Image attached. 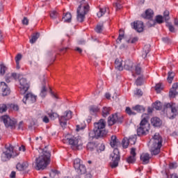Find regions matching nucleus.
<instances>
[{
    "label": "nucleus",
    "mask_w": 178,
    "mask_h": 178,
    "mask_svg": "<svg viewBox=\"0 0 178 178\" xmlns=\"http://www.w3.org/2000/svg\"><path fill=\"white\" fill-rule=\"evenodd\" d=\"M39 156L35 159V169L36 170H44L51 162V152L48 150V147L38 149Z\"/></svg>",
    "instance_id": "obj_1"
},
{
    "label": "nucleus",
    "mask_w": 178,
    "mask_h": 178,
    "mask_svg": "<svg viewBox=\"0 0 178 178\" xmlns=\"http://www.w3.org/2000/svg\"><path fill=\"white\" fill-rule=\"evenodd\" d=\"M93 131L89 132V140H98L101 137H106L108 134V130H106V122L105 120L100 119L99 122L94 123Z\"/></svg>",
    "instance_id": "obj_2"
},
{
    "label": "nucleus",
    "mask_w": 178,
    "mask_h": 178,
    "mask_svg": "<svg viewBox=\"0 0 178 178\" xmlns=\"http://www.w3.org/2000/svg\"><path fill=\"white\" fill-rule=\"evenodd\" d=\"M110 145L112 148H114L113 152L111 154L112 163H111V167L112 169L118 168L119 166V161H120V152L118 147L120 145V141L116 137V136H112L111 138Z\"/></svg>",
    "instance_id": "obj_3"
},
{
    "label": "nucleus",
    "mask_w": 178,
    "mask_h": 178,
    "mask_svg": "<svg viewBox=\"0 0 178 178\" xmlns=\"http://www.w3.org/2000/svg\"><path fill=\"white\" fill-rule=\"evenodd\" d=\"M152 145L150 146V152L152 155H158L161 152L163 139L159 133H156L150 140Z\"/></svg>",
    "instance_id": "obj_4"
},
{
    "label": "nucleus",
    "mask_w": 178,
    "mask_h": 178,
    "mask_svg": "<svg viewBox=\"0 0 178 178\" xmlns=\"http://www.w3.org/2000/svg\"><path fill=\"white\" fill-rule=\"evenodd\" d=\"M88 10H90V5L86 3V0H83L81 1V4L79 6L76 10V19L80 23H83L84 19H86V15L88 13Z\"/></svg>",
    "instance_id": "obj_5"
},
{
    "label": "nucleus",
    "mask_w": 178,
    "mask_h": 178,
    "mask_svg": "<svg viewBox=\"0 0 178 178\" xmlns=\"http://www.w3.org/2000/svg\"><path fill=\"white\" fill-rule=\"evenodd\" d=\"M142 120L140 123V127L137 129V134L139 136H147L149 133V123H148V115L143 114Z\"/></svg>",
    "instance_id": "obj_6"
},
{
    "label": "nucleus",
    "mask_w": 178,
    "mask_h": 178,
    "mask_svg": "<svg viewBox=\"0 0 178 178\" xmlns=\"http://www.w3.org/2000/svg\"><path fill=\"white\" fill-rule=\"evenodd\" d=\"M63 143H68L73 149H83V140L80 136H65Z\"/></svg>",
    "instance_id": "obj_7"
},
{
    "label": "nucleus",
    "mask_w": 178,
    "mask_h": 178,
    "mask_svg": "<svg viewBox=\"0 0 178 178\" xmlns=\"http://www.w3.org/2000/svg\"><path fill=\"white\" fill-rule=\"evenodd\" d=\"M6 151H3L1 154V159L3 162H6V161H9L10 158H15V156H17V154H15L13 152V146L10 144L5 145Z\"/></svg>",
    "instance_id": "obj_8"
},
{
    "label": "nucleus",
    "mask_w": 178,
    "mask_h": 178,
    "mask_svg": "<svg viewBox=\"0 0 178 178\" xmlns=\"http://www.w3.org/2000/svg\"><path fill=\"white\" fill-rule=\"evenodd\" d=\"M86 149L88 151H96L98 153L105 151V145L102 143H97L94 142H89L86 145Z\"/></svg>",
    "instance_id": "obj_9"
},
{
    "label": "nucleus",
    "mask_w": 178,
    "mask_h": 178,
    "mask_svg": "<svg viewBox=\"0 0 178 178\" xmlns=\"http://www.w3.org/2000/svg\"><path fill=\"white\" fill-rule=\"evenodd\" d=\"M167 117L168 119H175L177 115V107L175 104L168 103L166 104Z\"/></svg>",
    "instance_id": "obj_10"
},
{
    "label": "nucleus",
    "mask_w": 178,
    "mask_h": 178,
    "mask_svg": "<svg viewBox=\"0 0 178 178\" xmlns=\"http://www.w3.org/2000/svg\"><path fill=\"white\" fill-rule=\"evenodd\" d=\"M19 92L22 95H24L29 91V88H30V83L27 81V79L23 77V75L19 79Z\"/></svg>",
    "instance_id": "obj_11"
},
{
    "label": "nucleus",
    "mask_w": 178,
    "mask_h": 178,
    "mask_svg": "<svg viewBox=\"0 0 178 178\" xmlns=\"http://www.w3.org/2000/svg\"><path fill=\"white\" fill-rule=\"evenodd\" d=\"M1 120L3 122L6 127H9L10 129H16V124L17 121L15 118L11 119L8 115H3L0 118Z\"/></svg>",
    "instance_id": "obj_12"
},
{
    "label": "nucleus",
    "mask_w": 178,
    "mask_h": 178,
    "mask_svg": "<svg viewBox=\"0 0 178 178\" xmlns=\"http://www.w3.org/2000/svg\"><path fill=\"white\" fill-rule=\"evenodd\" d=\"M74 168L79 175H84L87 172L86 165L81 163V160L80 159H76L74 160Z\"/></svg>",
    "instance_id": "obj_13"
},
{
    "label": "nucleus",
    "mask_w": 178,
    "mask_h": 178,
    "mask_svg": "<svg viewBox=\"0 0 178 178\" xmlns=\"http://www.w3.org/2000/svg\"><path fill=\"white\" fill-rule=\"evenodd\" d=\"M123 122V117L118 115V113L110 115L108 118V126H113L115 123H122Z\"/></svg>",
    "instance_id": "obj_14"
},
{
    "label": "nucleus",
    "mask_w": 178,
    "mask_h": 178,
    "mask_svg": "<svg viewBox=\"0 0 178 178\" xmlns=\"http://www.w3.org/2000/svg\"><path fill=\"white\" fill-rule=\"evenodd\" d=\"M37 101V96L31 92L27 93L22 99L24 104H34Z\"/></svg>",
    "instance_id": "obj_15"
},
{
    "label": "nucleus",
    "mask_w": 178,
    "mask_h": 178,
    "mask_svg": "<svg viewBox=\"0 0 178 178\" xmlns=\"http://www.w3.org/2000/svg\"><path fill=\"white\" fill-rule=\"evenodd\" d=\"M0 94L3 97H6L10 94V88L5 82L0 83Z\"/></svg>",
    "instance_id": "obj_16"
},
{
    "label": "nucleus",
    "mask_w": 178,
    "mask_h": 178,
    "mask_svg": "<svg viewBox=\"0 0 178 178\" xmlns=\"http://www.w3.org/2000/svg\"><path fill=\"white\" fill-rule=\"evenodd\" d=\"M131 26L138 33H143L144 31V23L141 21H136L131 24Z\"/></svg>",
    "instance_id": "obj_17"
},
{
    "label": "nucleus",
    "mask_w": 178,
    "mask_h": 178,
    "mask_svg": "<svg viewBox=\"0 0 178 178\" xmlns=\"http://www.w3.org/2000/svg\"><path fill=\"white\" fill-rule=\"evenodd\" d=\"M176 95H178V83H173L169 92L170 98H175Z\"/></svg>",
    "instance_id": "obj_18"
},
{
    "label": "nucleus",
    "mask_w": 178,
    "mask_h": 178,
    "mask_svg": "<svg viewBox=\"0 0 178 178\" xmlns=\"http://www.w3.org/2000/svg\"><path fill=\"white\" fill-rule=\"evenodd\" d=\"M136 148L132 147L130 151V156L127 159V162L129 163H134V162H136Z\"/></svg>",
    "instance_id": "obj_19"
},
{
    "label": "nucleus",
    "mask_w": 178,
    "mask_h": 178,
    "mask_svg": "<svg viewBox=\"0 0 178 178\" xmlns=\"http://www.w3.org/2000/svg\"><path fill=\"white\" fill-rule=\"evenodd\" d=\"M151 123L154 127H161L162 126V120L158 117H154L151 119Z\"/></svg>",
    "instance_id": "obj_20"
},
{
    "label": "nucleus",
    "mask_w": 178,
    "mask_h": 178,
    "mask_svg": "<svg viewBox=\"0 0 178 178\" xmlns=\"http://www.w3.org/2000/svg\"><path fill=\"white\" fill-rule=\"evenodd\" d=\"M149 154L148 153H143L140 155V161H142L143 165H147L149 163Z\"/></svg>",
    "instance_id": "obj_21"
},
{
    "label": "nucleus",
    "mask_w": 178,
    "mask_h": 178,
    "mask_svg": "<svg viewBox=\"0 0 178 178\" xmlns=\"http://www.w3.org/2000/svg\"><path fill=\"white\" fill-rule=\"evenodd\" d=\"M17 170H26L27 168H29V163L27 161H24L22 163H18L16 166Z\"/></svg>",
    "instance_id": "obj_22"
},
{
    "label": "nucleus",
    "mask_w": 178,
    "mask_h": 178,
    "mask_svg": "<svg viewBox=\"0 0 178 178\" xmlns=\"http://www.w3.org/2000/svg\"><path fill=\"white\" fill-rule=\"evenodd\" d=\"M111 114V107L104 106L102 110V115L103 118H107Z\"/></svg>",
    "instance_id": "obj_23"
},
{
    "label": "nucleus",
    "mask_w": 178,
    "mask_h": 178,
    "mask_svg": "<svg viewBox=\"0 0 178 178\" xmlns=\"http://www.w3.org/2000/svg\"><path fill=\"white\" fill-rule=\"evenodd\" d=\"M115 66L117 70H120V71L123 70V64L122 63V60H120L119 58L115 59Z\"/></svg>",
    "instance_id": "obj_24"
},
{
    "label": "nucleus",
    "mask_w": 178,
    "mask_h": 178,
    "mask_svg": "<svg viewBox=\"0 0 178 178\" xmlns=\"http://www.w3.org/2000/svg\"><path fill=\"white\" fill-rule=\"evenodd\" d=\"M124 69L126 70H131L133 69V63L130 60H126L124 64Z\"/></svg>",
    "instance_id": "obj_25"
},
{
    "label": "nucleus",
    "mask_w": 178,
    "mask_h": 178,
    "mask_svg": "<svg viewBox=\"0 0 178 178\" xmlns=\"http://www.w3.org/2000/svg\"><path fill=\"white\" fill-rule=\"evenodd\" d=\"M133 111H136L138 113H143V112H145V108L141 105H136L132 108Z\"/></svg>",
    "instance_id": "obj_26"
},
{
    "label": "nucleus",
    "mask_w": 178,
    "mask_h": 178,
    "mask_svg": "<svg viewBox=\"0 0 178 178\" xmlns=\"http://www.w3.org/2000/svg\"><path fill=\"white\" fill-rule=\"evenodd\" d=\"M154 17V10L152 9H147L145 11V19H148L149 20L152 19Z\"/></svg>",
    "instance_id": "obj_27"
},
{
    "label": "nucleus",
    "mask_w": 178,
    "mask_h": 178,
    "mask_svg": "<svg viewBox=\"0 0 178 178\" xmlns=\"http://www.w3.org/2000/svg\"><path fill=\"white\" fill-rule=\"evenodd\" d=\"M108 10V8H107L106 7L100 8L99 11L97 14V17H102L104 16V15H105L106 13Z\"/></svg>",
    "instance_id": "obj_28"
},
{
    "label": "nucleus",
    "mask_w": 178,
    "mask_h": 178,
    "mask_svg": "<svg viewBox=\"0 0 178 178\" xmlns=\"http://www.w3.org/2000/svg\"><path fill=\"white\" fill-rule=\"evenodd\" d=\"M65 23H70L72 22V14L70 13H66L65 16L63 17Z\"/></svg>",
    "instance_id": "obj_29"
},
{
    "label": "nucleus",
    "mask_w": 178,
    "mask_h": 178,
    "mask_svg": "<svg viewBox=\"0 0 178 178\" xmlns=\"http://www.w3.org/2000/svg\"><path fill=\"white\" fill-rule=\"evenodd\" d=\"M89 111L90 115H94L99 111V108H98L97 106H90L89 107Z\"/></svg>",
    "instance_id": "obj_30"
},
{
    "label": "nucleus",
    "mask_w": 178,
    "mask_h": 178,
    "mask_svg": "<svg viewBox=\"0 0 178 178\" xmlns=\"http://www.w3.org/2000/svg\"><path fill=\"white\" fill-rule=\"evenodd\" d=\"M123 38H124V31L120 29L118 38L116 40L117 44H120V42H122V40H123Z\"/></svg>",
    "instance_id": "obj_31"
},
{
    "label": "nucleus",
    "mask_w": 178,
    "mask_h": 178,
    "mask_svg": "<svg viewBox=\"0 0 178 178\" xmlns=\"http://www.w3.org/2000/svg\"><path fill=\"white\" fill-rule=\"evenodd\" d=\"M38 38H40V33L37 32L36 33H34L32 35V38L30 39V42L31 44H34L35 42V41H37V40H38Z\"/></svg>",
    "instance_id": "obj_32"
},
{
    "label": "nucleus",
    "mask_w": 178,
    "mask_h": 178,
    "mask_svg": "<svg viewBox=\"0 0 178 178\" xmlns=\"http://www.w3.org/2000/svg\"><path fill=\"white\" fill-rule=\"evenodd\" d=\"M173 79H175V72H169L167 80L170 84H172V81H173Z\"/></svg>",
    "instance_id": "obj_33"
},
{
    "label": "nucleus",
    "mask_w": 178,
    "mask_h": 178,
    "mask_svg": "<svg viewBox=\"0 0 178 178\" xmlns=\"http://www.w3.org/2000/svg\"><path fill=\"white\" fill-rule=\"evenodd\" d=\"M136 141H137V136L136 135L130 136L128 139V143H129L131 145H134V144H136Z\"/></svg>",
    "instance_id": "obj_34"
},
{
    "label": "nucleus",
    "mask_w": 178,
    "mask_h": 178,
    "mask_svg": "<svg viewBox=\"0 0 178 178\" xmlns=\"http://www.w3.org/2000/svg\"><path fill=\"white\" fill-rule=\"evenodd\" d=\"M40 95L42 98H45V97H47V87H45V86L42 87Z\"/></svg>",
    "instance_id": "obj_35"
},
{
    "label": "nucleus",
    "mask_w": 178,
    "mask_h": 178,
    "mask_svg": "<svg viewBox=\"0 0 178 178\" xmlns=\"http://www.w3.org/2000/svg\"><path fill=\"white\" fill-rule=\"evenodd\" d=\"M153 108H154V109L156 111H161L162 109V104L161 102H156L154 104Z\"/></svg>",
    "instance_id": "obj_36"
},
{
    "label": "nucleus",
    "mask_w": 178,
    "mask_h": 178,
    "mask_svg": "<svg viewBox=\"0 0 178 178\" xmlns=\"http://www.w3.org/2000/svg\"><path fill=\"white\" fill-rule=\"evenodd\" d=\"M8 105L5 104H0V113H4V112H6L8 111Z\"/></svg>",
    "instance_id": "obj_37"
},
{
    "label": "nucleus",
    "mask_w": 178,
    "mask_h": 178,
    "mask_svg": "<svg viewBox=\"0 0 178 178\" xmlns=\"http://www.w3.org/2000/svg\"><path fill=\"white\" fill-rule=\"evenodd\" d=\"M6 73V67L3 64H0V76H3Z\"/></svg>",
    "instance_id": "obj_38"
},
{
    "label": "nucleus",
    "mask_w": 178,
    "mask_h": 178,
    "mask_svg": "<svg viewBox=\"0 0 178 178\" xmlns=\"http://www.w3.org/2000/svg\"><path fill=\"white\" fill-rule=\"evenodd\" d=\"M129 138H124L122 142V145L123 148H127L129 147Z\"/></svg>",
    "instance_id": "obj_39"
},
{
    "label": "nucleus",
    "mask_w": 178,
    "mask_h": 178,
    "mask_svg": "<svg viewBox=\"0 0 178 178\" xmlns=\"http://www.w3.org/2000/svg\"><path fill=\"white\" fill-rule=\"evenodd\" d=\"M126 113H127V115H129V116H134L136 115V112L133 111L131 108H130V107H127L126 108Z\"/></svg>",
    "instance_id": "obj_40"
},
{
    "label": "nucleus",
    "mask_w": 178,
    "mask_h": 178,
    "mask_svg": "<svg viewBox=\"0 0 178 178\" xmlns=\"http://www.w3.org/2000/svg\"><path fill=\"white\" fill-rule=\"evenodd\" d=\"M50 17L51 19H57V17H59V14L56 10H52L50 12Z\"/></svg>",
    "instance_id": "obj_41"
},
{
    "label": "nucleus",
    "mask_w": 178,
    "mask_h": 178,
    "mask_svg": "<svg viewBox=\"0 0 178 178\" xmlns=\"http://www.w3.org/2000/svg\"><path fill=\"white\" fill-rule=\"evenodd\" d=\"M63 116H65V120H70V118H72V111H65V113H64V115H63Z\"/></svg>",
    "instance_id": "obj_42"
},
{
    "label": "nucleus",
    "mask_w": 178,
    "mask_h": 178,
    "mask_svg": "<svg viewBox=\"0 0 178 178\" xmlns=\"http://www.w3.org/2000/svg\"><path fill=\"white\" fill-rule=\"evenodd\" d=\"M8 108H10V109H13V111H19V105L15 104H8Z\"/></svg>",
    "instance_id": "obj_43"
},
{
    "label": "nucleus",
    "mask_w": 178,
    "mask_h": 178,
    "mask_svg": "<svg viewBox=\"0 0 178 178\" xmlns=\"http://www.w3.org/2000/svg\"><path fill=\"white\" fill-rule=\"evenodd\" d=\"M23 75L19 74L15 72L11 73V76L13 77V80H19V79Z\"/></svg>",
    "instance_id": "obj_44"
},
{
    "label": "nucleus",
    "mask_w": 178,
    "mask_h": 178,
    "mask_svg": "<svg viewBox=\"0 0 178 178\" xmlns=\"http://www.w3.org/2000/svg\"><path fill=\"white\" fill-rule=\"evenodd\" d=\"M48 115H49L50 119H51V120H55V119H57V118L59 117L58 113H54V112L49 113Z\"/></svg>",
    "instance_id": "obj_45"
},
{
    "label": "nucleus",
    "mask_w": 178,
    "mask_h": 178,
    "mask_svg": "<svg viewBox=\"0 0 178 178\" xmlns=\"http://www.w3.org/2000/svg\"><path fill=\"white\" fill-rule=\"evenodd\" d=\"M156 23L159 24H161V23H163V17L162 15H157L156 17Z\"/></svg>",
    "instance_id": "obj_46"
},
{
    "label": "nucleus",
    "mask_w": 178,
    "mask_h": 178,
    "mask_svg": "<svg viewBox=\"0 0 178 178\" xmlns=\"http://www.w3.org/2000/svg\"><path fill=\"white\" fill-rule=\"evenodd\" d=\"M59 120L60 126H62V127H65V126L67 124L66 120H65V116H61Z\"/></svg>",
    "instance_id": "obj_47"
},
{
    "label": "nucleus",
    "mask_w": 178,
    "mask_h": 178,
    "mask_svg": "<svg viewBox=\"0 0 178 178\" xmlns=\"http://www.w3.org/2000/svg\"><path fill=\"white\" fill-rule=\"evenodd\" d=\"M102 30H104V25L102 24L97 25L95 28V31L98 33H102Z\"/></svg>",
    "instance_id": "obj_48"
},
{
    "label": "nucleus",
    "mask_w": 178,
    "mask_h": 178,
    "mask_svg": "<svg viewBox=\"0 0 178 178\" xmlns=\"http://www.w3.org/2000/svg\"><path fill=\"white\" fill-rule=\"evenodd\" d=\"M155 90L158 94L162 91V85L161 83H157L155 86Z\"/></svg>",
    "instance_id": "obj_49"
},
{
    "label": "nucleus",
    "mask_w": 178,
    "mask_h": 178,
    "mask_svg": "<svg viewBox=\"0 0 178 178\" xmlns=\"http://www.w3.org/2000/svg\"><path fill=\"white\" fill-rule=\"evenodd\" d=\"M113 5L116 9H120L122 8V1L120 0H118L117 2L113 3Z\"/></svg>",
    "instance_id": "obj_50"
},
{
    "label": "nucleus",
    "mask_w": 178,
    "mask_h": 178,
    "mask_svg": "<svg viewBox=\"0 0 178 178\" xmlns=\"http://www.w3.org/2000/svg\"><path fill=\"white\" fill-rule=\"evenodd\" d=\"M22 58H23V56L22 55V54H17V56H15V63H20V60H22Z\"/></svg>",
    "instance_id": "obj_51"
},
{
    "label": "nucleus",
    "mask_w": 178,
    "mask_h": 178,
    "mask_svg": "<svg viewBox=\"0 0 178 178\" xmlns=\"http://www.w3.org/2000/svg\"><path fill=\"white\" fill-rule=\"evenodd\" d=\"M135 72L137 74H141L142 70H141V67L140 66V65H137L135 67Z\"/></svg>",
    "instance_id": "obj_52"
},
{
    "label": "nucleus",
    "mask_w": 178,
    "mask_h": 178,
    "mask_svg": "<svg viewBox=\"0 0 178 178\" xmlns=\"http://www.w3.org/2000/svg\"><path fill=\"white\" fill-rule=\"evenodd\" d=\"M12 80H13L12 74H8L6 76V81L7 83H10V81H12Z\"/></svg>",
    "instance_id": "obj_53"
},
{
    "label": "nucleus",
    "mask_w": 178,
    "mask_h": 178,
    "mask_svg": "<svg viewBox=\"0 0 178 178\" xmlns=\"http://www.w3.org/2000/svg\"><path fill=\"white\" fill-rule=\"evenodd\" d=\"M155 24H156V22H155V20H152V19H150L149 22H148V23H147V26L149 27H154V26H155Z\"/></svg>",
    "instance_id": "obj_54"
},
{
    "label": "nucleus",
    "mask_w": 178,
    "mask_h": 178,
    "mask_svg": "<svg viewBox=\"0 0 178 178\" xmlns=\"http://www.w3.org/2000/svg\"><path fill=\"white\" fill-rule=\"evenodd\" d=\"M163 19H165V22L169 20V11H165L163 13Z\"/></svg>",
    "instance_id": "obj_55"
},
{
    "label": "nucleus",
    "mask_w": 178,
    "mask_h": 178,
    "mask_svg": "<svg viewBox=\"0 0 178 178\" xmlns=\"http://www.w3.org/2000/svg\"><path fill=\"white\" fill-rule=\"evenodd\" d=\"M136 86H142L143 84V79L141 77H138L136 81Z\"/></svg>",
    "instance_id": "obj_56"
},
{
    "label": "nucleus",
    "mask_w": 178,
    "mask_h": 178,
    "mask_svg": "<svg viewBox=\"0 0 178 178\" xmlns=\"http://www.w3.org/2000/svg\"><path fill=\"white\" fill-rule=\"evenodd\" d=\"M177 168V165L176 163H170L169 165V168L170 169H176Z\"/></svg>",
    "instance_id": "obj_57"
},
{
    "label": "nucleus",
    "mask_w": 178,
    "mask_h": 178,
    "mask_svg": "<svg viewBox=\"0 0 178 178\" xmlns=\"http://www.w3.org/2000/svg\"><path fill=\"white\" fill-rule=\"evenodd\" d=\"M22 24H24L25 26H29V19H27V17H24V19H22Z\"/></svg>",
    "instance_id": "obj_58"
},
{
    "label": "nucleus",
    "mask_w": 178,
    "mask_h": 178,
    "mask_svg": "<svg viewBox=\"0 0 178 178\" xmlns=\"http://www.w3.org/2000/svg\"><path fill=\"white\" fill-rule=\"evenodd\" d=\"M42 122L44 123H49V118H48V117L47 115H45L44 117H43L42 118Z\"/></svg>",
    "instance_id": "obj_59"
},
{
    "label": "nucleus",
    "mask_w": 178,
    "mask_h": 178,
    "mask_svg": "<svg viewBox=\"0 0 178 178\" xmlns=\"http://www.w3.org/2000/svg\"><path fill=\"white\" fill-rule=\"evenodd\" d=\"M18 130H23V121H20L18 124Z\"/></svg>",
    "instance_id": "obj_60"
},
{
    "label": "nucleus",
    "mask_w": 178,
    "mask_h": 178,
    "mask_svg": "<svg viewBox=\"0 0 178 178\" xmlns=\"http://www.w3.org/2000/svg\"><path fill=\"white\" fill-rule=\"evenodd\" d=\"M168 29H169L170 31H171V33L175 32V27H173V25L169 24L168 25Z\"/></svg>",
    "instance_id": "obj_61"
},
{
    "label": "nucleus",
    "mask_w": 178,
    "mask_h": 178,
    "mask_svg": "<svg viewBox=\"0 0 178 178\" xmlns=\"http://www.w3.org/2000/svg\"><path fill=\"white\" fill-rule=\"evenodd\" d=\"M136 95L141 97L143 95V91H141V90H140V89H137Z\"/></svg>",
    "instance_id": "obj_62"
},
{
    "label": "nucleus",
    "mask_w": 178,
    "mask_h": 178,
    "mask_svg": "<svg viewBox=\"0 0 178 178\" xmlns=\"http://www.w3.org/2000/svg\"><path fill=\"white\" fill-rule=\"evenodd\" d=\"M10 178H15V177H16V172L13 171V172L10 173Z\"/></svg>",
    "instance_id": "obj_63"
},
{
    "label": "nucleus",
    "mask_w": 178,
    "mask_h": 178,
    "mask_svg": "<svg viewBox=\"0 0 178 178\" xmlns=\"http://www.w3.org/2000/svg\"><path fill=\"white\" fill-rule=\"evenodd\" d=\"M170 178H178L177 174L173 173L170 175Z\"/></svg>",
    "instance_id": "obj_64"
}]
</instances>
